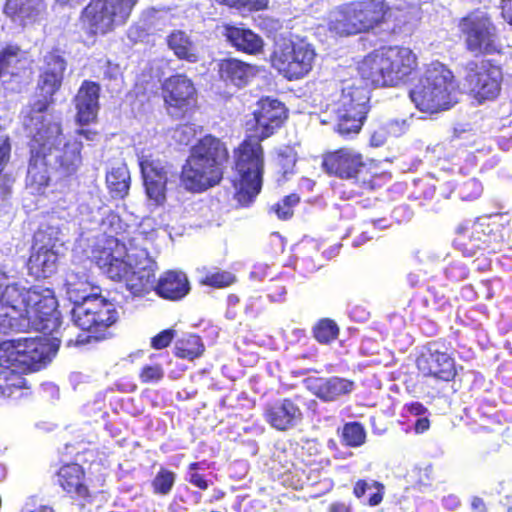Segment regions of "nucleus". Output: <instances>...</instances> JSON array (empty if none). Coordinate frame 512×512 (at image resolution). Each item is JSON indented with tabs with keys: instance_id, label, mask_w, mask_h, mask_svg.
I'll use <instances>...</instances> for the list:
<instances>
[{
	"instance_id": "f257e3e1",
	"label": "nucleus",
	"mask_w": 512,
	"mask_h": 512,
	"mask_svg": "<svg viewBox=\"0 0 512 512\" xmlns=\"http://www.w3.org/2000/svg\"><path fill=\"white\" fill-rule=\"evenodd\" d=\"M91 257L109 279L124 281L133 296L141 297L154 290L160 298L176 302L191 290L188 276L180 270H166L156 280L157 263L148 252L129 254L126 245L114 236L98 240Z\"/></svg>"
},
{
	"instance_id": "f03ea898",
	"label": "nucleus",
	"mask_w": 512,
	"mask_h": 512,
	"mask_svg": "<svg viewBox=\"0 0 512 512\" xmlns=\"http://www.w3.org/2000/svg\"><path fill=\"white\" fill-rule=\"evenodd\" d=\"M419 69L416 53L401 45L380 46L357 64V73L367 86L397 88L410 82Z\"/></svg>"
},
{
	"instance_id": "7ed1b4c3",
	"label": "nucleus",
	"mask_w": 512,
	"mask_h": 512,
	"mask_svg": "<svg viewBox=\"0 0 512 512\" xmlns=\"http://www.w3.org/2000/svg\"><path fill=\"white\" fill-rule=\"evenodd\" d=\"M230 159L228 147L220 138L206 134L190 148L180 180L192 193H202L221 183Z\"/></svg>"
},
{
	"instance_id": "20e7f679",
	"label": "nucleus",
	"mask_w": 512,
	"mask_h": 512,
	"mask_svg": "<svg viewBox=\"0 0 512 512\" xmlns=\"http://www.w3.org/2000/svg\"><path fill=\"white\" fill-rule=\"evenodd\" d=\"M234 199L249 207L261 193L265 174V150L257 139L244 137L233 149Z\"/></svg>"
},
{
	"instance_id": "39448f33",
	"label": "nucleus",
	"mask_w": 512,
	"mask_h": 512,
	"mask_svg": "<svg viewBox=\"0 0 512 512\" xmlns=\"http://www.w3.org/2000/svg\"><path fill=\"white\" fill-rule=\"evenodd\" d=\"M456 93L457 83L452 70L433 61L426 65L409 90V98L418 111L435 114L453 107L457 102Z\"/></svg>"
},
{
	"instance_id": "423d86ee",
	"label": "nucleus",
	"mask_w": 512,
	"mask_h": 512,
	"mask_svg": "<svg viewBox=\"0 0 512 512\" xmlns=\"http://www.w3.org/2000/svg\"><path fill=\"white\" fill-rule=\"evenodd\" d=\"M459 38L464 49L474 56L499 55L506 40V26L492 13L473 9L457 22Z\"/></svg>"
},
{
	"instance_id": "0eeeda50",
	"label": "nucleus",
	"mask_w": 512,
	"mask_h": 512,
	"mask_svg": "<svg viewBox=\"0 0 512 512\" xmlns=\"http://www.w3.org/2000/svg\"><path fill=\"white\" fill-rule=\"evenodd\" d=\"M66 61L58 50L49 51L44 56V67L41 70L32 101L24 116L23 126L35 128L46 127L47 123H61L45 113L55 103L54 96L60 90L66 70Z\"/></svg>"
},
{
	"instance_id": "6e6552de",
	"label": "nucleus",
	"mask_w": 512,
	"mask_h": 512,
	"mask_svg": "<svg viewBox=\"0 0 512 512\" xmlns=\"http://www.w3.org/2000/svg\"><path fill=\"white\" fill-rule=\"evenodd\" d=\"M390 10L385 0L350 1L331 12L328 30L341 37L366 33L383 24Z\"/></svg>"
},
{
	"instance_id": "1a4fd4ad",
	"label": "nucleus",
	"mask_w": 512,
	"mask_h": 512,
	"mask_svg": "<svg viewBox=\"0 0 512 512\" xmlns=\"http://www.w3.org/2000/svg\"><path fill=\"white\" fill-rule=\"evenodd\" d=\"M46 127H24L28 132V167L26 185L36 193H43L50 185L49 157L63 136L61 123H47Z\"/></svg>"
},
{
	"instance_id": "9d476101",
	"label": "nucleus",
	"mask_w": 512,
	"mask_h": 512,
	"mask_svg": "<svg viewBox=\"0 0 512 512\" xmlns=\"http://www.w3.org/2000/svg\"><path fill=\"white\" fill-rule=\"evenodd\" d=\"M71 313L75 326L89 333L88 335L79 334L74 340H68V345L76 346L90 343L92 339L95 341L106 339L108 329L119 318L115 304L102 295L75 304Z\"/></svg>"
},
{
	"instance_id": "9b49d317",
	"label": "nucleus",
	"mask_w": 512,
	"mask_h": 512,
	"mask_svg": "<svg viewBox=\"0 0 512 512\" xmlns=\"http://www.w3.org/2000/svg\"><path fill=\"white\" fill-rule=\"evenodd\" d=\"M138 0H90L80 14L86 39L94 44L98 36L125 24Z\"/></svg>"
},
{
	"instance_id": "f8f14e48",
	"label": "nucleus",
	"mask_w": 512,
	"mask_h": 512,
	"mask_svg": "<svg viewBox=\"0 0 512 512\" xmlns=\"http://www.w3.org/2000/svg\"><path fill=\"white\" fill-rule=\"evenodd\" d=\"M317 58L314 45L305 38H284L269 55L270 66L288 81H298L313 70Z\"/></svg>"
},
{
	"instance_id": "ddd939ff",
	"label": "nucleus",
	"mask_w": 512,
	"mask_h": 512,
	"mask_svg": "<svg viewBox=\"0 0 512 512\" xmlns=\"http://www.w3.org/2000/svg\"><path fill=\"white\" fill-rule=\"evenodd\" d=\"M463 72L467 93L477 104L495 101L501 95L504 71L499 61L485 57L472 59L465 63Z\"/></svg>"
},
{
	"instance_id": "4468645a",
	"label": "nucleus",
	"mask_w": 512,
	"mask_h": 512,
	"mask_svg": "<svg viewBox=\"0 0 512 512\" xmlns=\"http://www.w3.org/2000/svg\"><path fill=\"white\" fill-rule=\"evenodd\" d=\"M54 353L51 343L42 337L7 340L0 343V366L34 372L45 367Z\"/></svg>"
},
{
	"instance_id": "2eb2a0df",
	"label": "nucleus",
	"mask_w": 512,
	"mask_h": 512,
	"mask_svg": "<svg viewBox=\"0 0 512 512\" xmlns=\"http://www.w3.org/2000/svg\"><path fill=\"white\" fill-rule=\"evenodd\" d=\"M289 118V110L278 98L260 97L251 113V119L245 123L246 137L263 142L282 129Z\"/></svg>"
},
{
	"instance_id": "dca6fc26",
	"label": "nucleus",
	"mask_w": 512,
	"mask_h": 512,
	"mask_svg": "<svg viewBox=\"0 0 512 512\" xmlns=\"http://www.w3.org/2000/svg\"><path fill=\"white\" fill-rule=\"evenodd\" d=\"M160 95L167 113L184 119L199 107L195 83L185 73H175L160 83Z\"/></svg>"
},
{
	"instance_id": "f3484780",
	"label": "nucleus",
	"mask_w": 512,
	"mask_h": 512,
	"mask_svg": "<svg viewBox=\"0 0 512 512\" xmlns=\"http://www.w3.org/2000/svg\"><path fill=\"white\" fill-rule=\"evenodd\" d=\"M58 302L50 288L30 287V300L27 315L23 321L44 335H52L61 325Z\"/></svg>"
},
{
	"instance_id": "a211bd4d",
	"label": "nucleus",
	"mask_w": 512,
	"mask_h": 512,
	"mask_svg": "<svg viewBox=\"0 0 512 512\" xmlns=\"http://www.w3.org/2000/svg\"><path fill=\"white\" fill-rule=\"evenodd\" d=\"M57 230L51 226L39 227L33 236L31 253L27 261L30 275L47 278L57 270Z\"/></svg>"
},
{
	"instance_id": "6ab92c4d",
	"label": "nucleus",
	"mask_w": 512,
	"mask_h": 512,
	"mask_svg": "<svg viewBox=\"0 0 512 512\" xmlns=\"http://www.w3.org/2000/svg\"><path fill=\"white\" fill-rule=\"evenodd\" d=\"M415 365L425 378L450 382L457 375L455 359L445 345L436 341L429 342L422 348L416 356Z\"/></svg>"
},
{
	"instance_id": "aec40b11",
	"label": "nucleus",
	"mask_w": 512,
	"mask_h": 512,
	"mask_svg": "<svg viewBox=\"0 0 512 512\" xmlns=\"http://www.w3.org/2000/svg\"><path fill=\"white\" fill-rule=\"evenodd\" d=\"M322 170L330 177L356 179L368 176L370 168L356 149L340 147L322 154Z\"/></svg>"
},
{
	"instance_id": "412c9836",
	"label": "nucleus",
	"mask_w": 512,
	"mask_h": 512,
	"mask_svg": "<svg viewBox=\"0 0 512 512\" xmlns=\"http://www.w3.org/2000/svg\"><path fill=\"white\" fill-rule=\"evenodd\" d=\"M54 484L70 499L79 502L84 507L92 503L94 493L89 487L84 467L77 462L62 463L54 473Z\"/></svg>"
},
{
	"instance_id": "4be33fe9",
	"label": "nucleus",
	"mask_w": 512,
	"mask_h": 512,
	"mask_svg": "<svg viewBox=\"0 0 512 512\" xmlns=\"http://www.w3.org/2000/svg\"><path fill=\"white\" fill-rule=\"evenodd\" d=\"M139 167L147 197L156 206H163L166 202L168 171L165 164L151 155L139 158Z\"/></svg>"
},
{
	"instance_id": "5701e85b",
	"label": "nucleus",
	"mask_w": 512,
	"mask_h": 512,
	"mask_svg": "<svg viewBox=\"0 0 512 512\" xmlns=\"http://www.w3.org/2000/svg\"><path fill=\"white\" fill-rule=\"evenodd\" d=\"M29 300L30 288L18 283L5 286L0 294V316L7 318L3 322L9 327L20 324L27 315Z\"/></svg>"
},
{
	"instance_id": "b1692460",
	"label": "nucleus",
	"mask_w": 512,
	"mask_h": 512,
	"mask_svg": "<svg viewBox=\"0 0 512 512\" xmlns=\"http://www.w3.org/2000/svg\"><path fill=\"white\" fill-rule=\"evenodd\" d=\"M100 85L91 80H84L74 97L76 109L75 121L84 126L97 121L100 98Z\"/></svg>"
},
{
	"instance_id": "393cba45",
	"label": "nucleus",
	"mask_w": 512,
	"mask_h": 512,
	"mask_svg": "<svg viewBox=\"0 0 512 512\" xmlns=\"http://www.w3.org/2000/svg\"><path fill=\"white\" fill-rule=\"evenodd\" d=\"M303 417L296 399L284 398L269 403L264 412L266 422L279 431L295 426Z\"/></svg>"
},
{
	"instance_id": "a878e982",
	"label": "nucleus",
	"mask_w": 512,
	"mask_h": 512,
	"mask_svg": "<svg viewBox=\"0 0 512 512\" xmlns=\"http://www.w3.org/2000/svg\"><path fill=\"white\" fill-rule=\"evenodd\" d=\"M222 35L227 43L238 52L258 55L264 51L265 43L262 37L243 24H224Z\"/></svg>"
},
{
	"instance_id": "bb28decb",
	"label": "nucleus",
	"mask_w": 512,
	"mask_h": 512,
	"mask_svg": "<svg viewBox=\"0 0 512 512\" xmlns=\"http://www.w3.org/2000/svg\"><path fill=\"white\" fill-rule=\"evenodd\" d=\"M256 65L247 63L238 58H224L218 62L219 78L226 84L237 88L247 86L257 75Z\"/></svg>"
},
{
	"instance_id": "cd10ccee",
	"label": "nucleus",
	"mask_w": 512,
	"mask_h": 512,
	"mask_svg": "<svg viewBox=\"0 0 512 512\" xmlns=\"http://www.w3.org/2000/svg\"><path fill=\"white\" fill-rule=\"evenodd\" d=\"M83 143L77 138L67 139L59 149L56 157V171L63 178H69L77 173L82 166Z\"/></svg>"
},
{
	"instance_id": "c85d7f7f",
	"label": "nucleus",
	"mask_w": 512,
	"mask_h": 512,
	"mask_svg": "<svg viewBox=\"0 0 512 512\" xmlns=\"http://www.w3.org/2000/svg\"><path fill=\"white\" fill-rule=\"evenodd\" d=\"M369 100L370 93L366 87L350 82L342 87L337 107L368 114Z\"/></svg>"
},
{
	"instance_id": "c756f323",
	"label": "nucleus",
	"mask_w": 512,
	"mask_h": 512,
	"mask_svg": "<svg viewBox=\"0 0 512 512\" xmlns=\"http://www.w3.org/2000/svg\"><path fill=\"white\" fill-rule=\"evenodd\" d=\"M166 44L178 60L191 64L200 60L198 49L190 36L183 30H173L166 37Z\"/></svg>"
},
{
	"instance_id": "7c9ffc66",
	"label": "nucleus",
	"mask_w": 512,
	"mask_h": 512,
	"mask_svg": "<svg viewBox=\"0 0 512 512\" xmlns=\"http://www.w3.org/2000/svg\"><path fill=\"white\" fill-rule=\"evenodd\" d=\"M67 293L74 303L88 301L101 295V288L93 283L85 273H72L65 282Z\"/></svg>"
},
{
	"instance_id": "2f4dec72",
	"label": "nucleus",
	"mask_w": 512,
	"mask_h": 512,
	"mask_svg": "<svg viewBox=\"0 0 512 512\" xmlns=\"http://www.w3.org/2000/svg\"><path fill=\"white\" fill-rule=\"evenodd\" d=\"M335 131L343 138H352L359 134L367 114L344 108H336Z\"/></svg>"
},
{
	"instance_id": "473e14b6",
	"label": "nucleus",
	"mask_w": 512,
	"mask_h": 512,
	"mask_svg": "<svg viewBox=\"0 0 512 512\" xmlns=\"http://www.w3.org/2000/svg\"><path fill=\"white\" fill-rule=\"evenodd\" d=\"M353 388V381L334 376L322 379L315 388V394L324 401H334L343 395L349 394Z\"/></svg>"
},
{
	"instance_id": "72a5a7b5",
	"label": "nucleus",
	"mask_w": 512,
	"mask_h": 512,
	"mask_svg": "<svg viewBox=\"0 0 512 512\" xmlns=\"http://www.w3.org/2000/svg\"><path fill=\"white\" fill-rule=\"evenodd\" d=\"M130 172L126 164L113 166L106 173L107 188L113 198L124 199L129 194Z\"/></svg>"
},
{
	"instance_id": "f704fd0d",
	"label": "nucleus",
	"mask_w": 512,
	"mask_h": 512,
	"mask_svg": "<svg viewBox=\"0 0 512 512\" xmlns=\"http://www.w3.org/2000/svg\"><path fill=\"white\" fill-rule=\"evenodd\" d=\"M44 7V0H7L4 12L13 20L24 21L38 16Z\"/></svg>"
},
{
	"instance_id": "c9c22d12",
	"label": "nucleus",
	"mask_w": 512,
	"mask_h": 512,
	"mask_svg": "<svg viewBox=\"0 0 512 512\" xmlns=\"http://www.w3.org/2000/svg\"><path fill=\"white\" fill-rule=\"evenodd\" d=\"M349 183L340 184L337 193L342 200H354L361 197L366 191L375 189V182L372 173L362 178L350 179Z\"/></svg>"
},
{
	"instance_id": "e433bc0d",
	"label": "nucleus",
	"mask_w": 512,
	"mask_h": 512,
	"mask_svg": "<svg viewBox=\"0 0 512 512\" xmlns=\"http://www.w3.org/2000/svg\"><path fill=\"white\" fill-rule=\"evenodd\" d=\"M205 345L197 334H188L179 339L174 349V355L179 359L194 360L203 355Z\"/></svg>"
},
{
	"instance_id": "4c0bfd02",
	"label": "nucleus",
	"mask_w": 512,
	"mask_h": 512,
	"mask_svg": "<svg viewBox=\"0 0 512 512\" xmlns=\"http://www.w3.org/2000/svg\"><path fill=\"white\" fill-rule=\"evenodd\" d=\"M313 338L321 345H330L340 334V327L331 318H321L312 327Z\"/></svg>"
},
{
	"instance_id": "58836bf2",
	"label": "nucleus",
	"mask_w": 512,
	"mask_h": 512,
	"mask_svg": "<svg viewBox=\"0 0 512 512\" xmlns=\"http://www.w3.org/2000/svg\"><path fill=\"white\" fill-rule=\"evenodd\" d=\"M236 282L237 277L232 272L220 269L206 271L199 280V284L215 289L227 288Z\"/></svg>"
},
{
	"instance_id": "ea45409f",
	"label": "nucleus",
	"mask_w": 512,
	"mask_h": 512,
	"mask_svg": "<svg viewBox=\"0 0 512 512\" xmlns=\"http://www.w3.org/2000/svg\"><path fill=\"white\" fill-rule=\"evenodd\" d=\"M7 370L0 375V390L3 394L10 396L15 390L26 388V379L16 367H5Z\"/></svg>"
},
{
	"instance_id": "a19ab883",
	"label": "nucleus",
	"mask_w": 512,
	"mask_h": 512,
	"mask_svg": "<svg viewBox=\"0 0 512 512\" xmlns=\"http://www.w3.org/2000/svg\"><path fill=\"white\" fill-rule=\"evenodd\" d=\"M297 152L291 145H284L276 151L275 165L283 177L294 173Z\"/></svg>"
},
{
	"instance_id": "79ce46f5",
	"label": "nucleus",
	"mask_w": 512,
	"mask_h": 512,
	"mask_svg": "<svg viewBox=\"0 0 512 512\" xmlns=\"http://www.w3.org/2000/svg\"><path fill=\"white\" fill-rule=\"evenodd\" d=\"M176 473L166 467H160L151 481V488L155 495L166 496L171 493L176 482Z\"/></svg>"
},
{
	"instance_id": "37998d69",
	"label": "nucleus",
	"mask_w": 512,
	"mask_h": 512,
	"mask_svg": "<svg viewBox=\"0 0 512 512\" xmlns=\"http://www.w3.org/2000/svg\"><path fill=\"white\" fill-rule=\"evenodd\" d=\"M366 432L359 422H349L343 426L341 441L347 447H359L365 443Z\"/></svg>"
},
{
	"instance_id": "c03bdc74",
	"label": "nucleus",
	"mask_w": 512,
	"mask_h": 512,
	"mask_svg": "<svg viewBox=\"0 0 512 512\" xmlns=\"http://www.w3.org/2000/svg\"><path fill=\"white\" fill-rule=\"evenodd\" d=\"M372 486L376 489V491L370 494L368 504L370 506H376L382 502L384 495V486L380 482L373 481V483L370 485L366 480L360 479L355 483L353 487V494L356 498H362L365 495L367 489H370Z\"/></svg>"
},
{
	"instance_id": "a18cd8bd",
	"label": "nucleus",
	"mask_w": 512,
	"mask_h": 512,
	"mask_svg": "<svg viewBox=\"0 0 512 512\" xmlns=\"http://www.w3.org/2000/svg\"><path fill=\"white\" fill-rule=\"evenodd\" d=\"M300 202L297 194H290L283 197L280 201L271 206L270 210L273 211L277 218L282 221L289 220L294 215V207Z\"/></svg>"
},
{
	"instance_id": "49530a36",
	"label": "nucleus",
	"mask_w": 512,
	"mask_h": 512,
	"mask_svg": "<svg viewBox=\"0 0 512 512\" xmlns=\"http://www.w3.org/2000/svg\"><path fill=\"white\" fill-rule=\"evenodd\" d=\"M164 378V369L160 364H146L139 371L141 383H158Z\"/></svg>"
},
{
	"instance_id": "de8ad7c7",
	"label": "nucleus",
	"mask_w": 512,
	"mask_h": 512,
	"mask_svg": "<svg viewBox=\"0 0 512 512\" xmlns=\"http://www.w3.org/2000/svg\"><path fill=\"white\" fill-rule=\"evenodd\" d=\"M442 185H443V183H440V182H438V185H436L435 183H432L431 181H418L417 182L418 194L415 196V198L431 200L436 196L437 190H440L438 193L439 196L448 197V195L445 194L441 190Z\"/></svg>"
},
{
	"instance_id": "09e8293b",
	"label": "nucleus",
	"mask_w": 512,
	"mask_h": 512,
	"mask_svg": "<svg viewBox=\"0 0 512 512\" xmlns=\"http://www.w3.org/2000/svg\"><path fill=\"white\" fill-rule=\"evenodd\" d=\"M21 49L18 45H6L0 51V79L8 72L11 67L12 60L16 58Z\"/></svg>"
},
{
	"instance_id": "8fccbe9b",
	"label": "nucleus",
	"mask_w": 512,
	"mask_h": 512,
	"mask_svg": "<svg viewBox=\"0 0 512 512\" xmlns=\"http://www.w3.org/2000/svg\"><path fill=\"white\" fill-rule=\"evenodd\" d=\"M176 332L172 328L164 329L151 338V347L155 350L167 348L173 341Z\"/></svg>"
},
{
	"instance_id": "3c124183",
	"label": "nucleus",
	"mask_w": 512,
	"mask_h": 512,
	"mask_svg": "<svg viewBox=\"0 0 512 512\" xmlns=\"http://www.w3.org/2000/svg\"><path fill=\"white\" fill-rule=\"evenodd\" d=\"M269 0H238L236 9L248 11H260L267 9Z\"/></svg>"
},
{
	"instance_id": "603ef678",
	"label": "nucleus",
	"mask_w": 512,
	"mask_h": 512,
	"mask_svg": "<svg viewBox=\"0 0 512 512\" xmlns=\"http://www.w3.org/2000/svg\"><path fill=\"white\" fill-rule=\"evenodd\" d=\"M468 188H471L473 190V192L465 193V191H462L461 192L462 199L469 200V199L477 198L478 196H480V194L482 192L481 184L475 179L468 180L467 182H465L463 184V187H462L463 190L468 189Z\"/></svg>"
},
{
	"instance_id": "864d4df0",
	"label": "nucleus",
	"mask_w": 512,
	"mask_h": 512,
	"mask_svg": "<svg viewBox=\"0 0 512 512\" xmlns=\"http://www.w3.org/2000/svg\"><path fill=\"white\" fill-rule=\"evenodd\" d=\"M187 480L191 485L200 490H206L209 487L208 481L205 479L204 475L198 472H190Z\"/></svg>"
},
{
	"instance_id": "5fc2aeb1",
	"label": "nucleus",
	"mask_w": 512,
	"mask_h": 512,
	"mask_svg": "<svg viewBox=\"0 0 512 512\" xmlns=\"http://www.w3.org/2000/svg\"><path fill=\"white\" fill-rule=\"evenodd\" d=\"M404 409L414 416L424 415L428 411L427 408L421 402L418 401L406 403L404 405Z\"/></svg>"
},
{
	"instance_id": "6e6d98bb",
	"label": "nucleus",
	"mask_w": 512,
	"mask_h": 512,
	"mask_svg": "<svg viewBox=\"0 0 512 512\" xmlns=\"http://www.w3.org/2000/svg\"><path fill=\"white\" fill-rule=\"evenodd\" d=\"M501 16L512 27V0H501Z\"/></svg>"
},
{
	"instance_id": "4d7b16f0",
	"label": "nucleus",
	"mask_w": 512,
	"mask_h": 512,
	"mask_svg": "<svg viewBox=\"0 0 512 512\" xmlns=\"http://www.w3.org/2000/svg\"><path fill=\"white\" fill-rule=\"evenodd\" d=\"M120 73L117 66H112L110 63L107 65L106 70L103 73V79L107 81H116Z\"/></svg>"
},
{
	"instance_id": "13d9d810",
	"label": "nucleus",
	"mask_w": 512,
	"mask_h": 512,
	"mask_svg": "<svg viewBox=\"0 0 512 512\" xmlns=\"http://www.w3.org/2000/svg\"><path fill=\"white\" fill-rule=\"evenodd\" d=\"M430 427V421L427 417H422L416 420L414 430L416 433L421 434L427 431Z\"/></svg>"
},
{
	"instance_id": "bf43d9fd",
	"label": "nucleus",
	"mask_w": 512,
	"mask_h": 512,
	"mask_svg": "<svg viewBox=\"0 0 512 512\" xmlns=\"http://www.w3.org/2000/svg\"><path fill=\"white\" fill-rule=\"evenodd\" d=\"M75 134L84 137L86 140L93 141L98 135V132L96 130L80 128L75 131Z\"/></svg>"
},
{
	"instance_id": "052dcab7",
	"label": "nucleus",
	"mask_w": 512,
	"mask_h": 512,
	"mask_svg": "<svg viewBox=\"0 0 512 512\" xmlns=\"http://www.w3.org/2000/svg\"><path fill=\"white\" fill-rule=\"evenodd\" d=\"M329 512H351V509L343 502H335L330 505Z\"/></svg>"
},
{
	"instance_id": "680f3d73",
	"label": "nucleus",
	"mask_w": 512,
	"mask_h": 512,
	"mask_svg": "<svg viewBox=\"0 0 512 512\" xmlns=\"http://www.w3.org/2000/svg\"><path fill=\"white\" fill-rule=\"evenodd\" d=\"M372 239V235L368 231H363L355 240V245L363 244Z\"/></svg>"
},
{
	"instance_id": "e2e57ef3",
	"label": "nucleus",
	"mask_w": 512,
	"mask_h": 512,
	"mask_svg": "<svg viewBox=\"0 0 512 512\" xmlns=\"http://www.w3.org/2000/svg\"><path fill=\"white\" fill-rule=\"evenodd\" d=\"M472 507L475 509V510H478L480 512H484L486 510V507H485V503L484 501L479 498V497H475L472 501Z\"/></svg>"
},
{
	"instance_id": "0e129e2a",
	"label": "nucleus",
	"mask_w": 512,
	"mask_h": 512,
	"mask_svg": "<svg viewBox=\"0 0 512 512\" xmlns=\"http://www.w3.org/2000/svg\"><path fill=\"white\" fill-rule=\"evenodd\" d=\"M204 462H192L188 465V470L190 472H197V470L203 468Z\"/></svg>"
},
{
	"instance_id": "69168bd1",
	"label": "nucleus",
	"mask_w": 512,
	"mask_h": 512,
	"mask_svg": "<svg viewBox=\"0 0 512 512\" xmlns=\"http://www.w3.org/2000/svg\"><path fill=\"white\" fill-rule=\"evenodd\" d=\"M31 512H55V510L50 506L42 505Z\"/></svg>"
},
{
	"instance_id": "338daca9",
	"label": "nucleus",
	"mask_w": 512,
	"mask_h": 512,
	"mask_svg": "<svg viewBox=\"0 0 512 512\" xmlns=\"http://www.w3.org/2000/svg\"><path fill=\"white\" fill-rule=\"evenodd\" d=\"M242 502H243V498L242 497H237L236 499V502L235 504L233 505V509L236 511V512H240L241 511V508H242Z\"/></svg>"
},
{
	"instance_id": "774afa93",
	"label": "nucleus",
	"mask_w": 512,
	"mask_h": 512,
	"mask_svg": "<svg viewBox=\"0 0 512 512\" xmlns=\"http://www.w3.org/2000/svg\"><path fill=\"white\" fill-rule=\"evenodd\" d=\"M342 247V244H336L331 248V250L326 251V253L331 256L332 254H337L340 248Z\"/></svg>"
}]
</instances>
